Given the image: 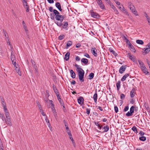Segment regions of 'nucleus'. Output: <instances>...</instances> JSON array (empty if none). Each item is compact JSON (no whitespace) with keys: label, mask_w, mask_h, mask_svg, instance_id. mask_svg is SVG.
<instances>
[{"label":"nucleus","mask_w":150,"mask_h":150,"mask_svg":"<svg viewBox=\"0 0 150 150\" xmlns=\"http://www.w3.org/2000/svg\"><path fill=\"white\" fill-rule=\"evenodd\" d=\"M64 16L60 15L59 13L57 11V21L60 22H57V25L61 27L62 25V22L64 20Z\"/></svg>","instance_id":"nucleus-1"},{"label":"nucleus","mask_w":150,"mask_h":150,"mask_svg":"<svg viewBox=\"0 0 150 150\" xmlns=\"http://www.w3.org/2000/svg\"><path fill=\"white\" fill-rule=\"evenodd\" d=\"M49 11L51 12L53 11V13H51L50 14V18L52 20H54V21L55 23H56V22L55 18L56 19V10L54 9L53 10V8L52 7L50 6L49 7Z\"/></svg>","instance_id":"nucleus-2"},{"label":"nucleus","mask_w":150,"mask_h":150,"mask_svg":"<svg viewBox=\"0 0 150 150\" xmlns=\"http://www.w3.org/2000/svg\"><path fill=\"white\" fill-rule=\"evenodd\" d=\"M80 70H78V71L79 79L81 82H83L84 81L83 79L84 72L81 68H80Z\"/></svg>","instance_id":"nucleus-3"},{"label":"nucleus","mask_w":150,"mask_h":150,"mask_svg":"<svg viewBox=\"0 0 150 150\" xmlns=\"http://www.w3.org/2000/svg\"><path fill=\"white\" fill-rule=\"evenodd\" d=\"M90 13L91 16L94 18H99L100 17L98 13L94 12L93 11H91Z\"/></svg>","instance_id":"nucleus-4"},{"label":"nucleus","mask_w":150,"mask_h":150,"mask_svg":"<svg viewBox=\"0 0 150 150\" xmlns=\"http://www.w3.org/2000/svg\"><path fill=\"white\" fill-rule=\"evenodd\" d=\"M143 50L145 52L146 54L149 53L150 51V42L147 44L146 48H144Z\"/></svg>","instance_id":"nucleus-5"},{"label":"nucleus","mask_w":150,"mask_h":150,"mask_svg":"<svg viewBox=\"0 0 150 150\" xmlns=\"http://www.w3.org/2000/svg\"><path fill=\"white\" fill-rule=\"evenodd\" d=\"M133 13L136 16H138L137 11H136L135 7L134 5H132V7L129 8Z\"/></svg>","instance_id":"nucleus-6"},{"label":"nucleus","mask_w":150,"mask_h":150,"mask_svg":"<svg viewBox=\"0 0 150 150\" xmlns=\"http://www.w3.org/2000/svg\"><path fill=\"white\" fill-rule=\"evenodd\" d=\"M58 92H57V98L60 105H63L64 103L63 99L61 98V96L58 94H57Z\"/></svg>","instance_id":"nucleus-7"},{"label":"nucleus","mask_w":150,"mask_h":150,"mask_svg":"<svg viewBox=\"0 0 150 150\" xmlns=\"http://www.w3.org/2000/svg\"><path fill=\"white\" fill-rule=\"evenodd\" d=\"M11 59L12 62L13 64H15V63H16L15 57L14 55V53L13 52H11Z\"/></svg>","instance_id":"nucleus-8"},{"label":"nucleus","mask_w":150,"mask_h":150,"mask_svg":"<svg viewBox=\"0 0 150 150\" xmlns=\"http://www.w3.org/2000/svg\"><path fill=\"white\" fill-rule=\"evenodd\" d=\"M126 65H124V66H121L119 70V72L120 73V74H122L123 73V72L124 71L126 68Z\"/></svg>","instance_id":"nucleus-9"},{"label":"nucleus","mask_w":150,"mask_h":150,"mask_svg":"<svg viewBox=\"0 0 150 150\" xmlns=\"http://www.w3.org/2000/svg\"><path fill=\"white\" fill-rule=\"evenodd\" d=\"M91 51L93 55L95 57H96L98 55L97 50L95 47H93L91 49Z\"/></svg>","instance_id":"nucleus-10"},{"label":"nucleus","mask_w":150,"mask_h":150,"mask_svg":"<svg viewBox=\"0 0 150 150\" xmlns=\"http://www.w3.org/2000/svg\"><path fill=\"white\" fill-rule=\"evenodd\" d=\"M97 3L101 8L102 9H105V6L101 0L97 2Z\"/></svg>","instance_id":"nucleus-11"},{"label":"nucleus","mask_w":150,"mask_h":150,"mask_svg":"<svg viewBox=\"0 0 150 150\" xmlns=\"http://www.w3.org/2000/svg\"><path fill=\"white\" fill-rule=\"evenodd\" d=\"M141 69L143 72L145 74H148L149 73V72L148 71L147 69L145 66L142 67Z\"/></svg>","instance_id":"nucleus-12"},{"label":"nucleus","mask_w":150,"mask_h":150,"mask_svg":"<svg viewBox=\"0 0 150 150\" xmlns=\"http://www.w3.org/2000/svg\"><path fill=\"white\" fill-rule=\"evenodd\" d=\"M6 120H5V123L8 124L9 126H11L12 125V123L11 122V118L10 117L6 118Z\"/></svg>","instance_id":"nucleus-13"},{"label":"nucleus","mask_w":150,"mask_h":150,"mask_svg":"<svg viewBox=\"0 0 150 150\" xmlns=\"http://www.w3.org/2000/svg\"><path fill=\"white\" fill-rule=\"evenodd\" d=\"M14 65L15 69L16 70V72H17V73L18 74L20 75V76H21V72L19 71V67H18V65H16V63H15V64H13Z\"/></svg>","instance_id":"nucleus-14"},{"label":"nucleus","mask_w":150,"mask_h":150,"mask_svg":"<svg viewBox=\"0 0 150 150\" xmlns=\"http://www.w3.org/2000/svg\"><path fill=\"white\" fill-rule=\"evenodd\" d=\"M57 8L61 12H63L64 10L62 8V7L60 3L57 2Z\"/></svg>","instance_id":"nucleus-15"},{"label":"nucleus","mask_w":150,"mask_h":150,"mask_svg":"<svg viewBox=\"0 0 150 150\" xmlns=\"http://www.w3.org/2000/svg\"><path fill=\"white\" fill-rule=\"evenodd\" d=\"M78 102L80 104H82L83 102L84 99L82 97H80L78 99Z\"/></svg>","instance_id":"nucleus-16"},{"label":"nucleus","mask_w":150,"mask_h":150,"mask_svg":"<svg viewBox=\"0 0 150 150\" xmlns=\"http://www.w3.org/2000/svg\"><path fill=\"white\" fill-rule=\"evenodd\" d=\"M120 9L123 12H124L125 14L127 15H128V13L127 11V10L124 8V6H122V7L120 6L119 7Z\"/></svg>","instance_id":"nucleus-17"},{"label":"nucleus","mask_w":150,"mask_h":150,"mask_svg":"<svg viewBox=\"0 0 150 150\" xmlns=\"http://www.w3.org/2000/svg\"><path fill=\"white\" fill-rule=\"evenodd\" d=\"M62 25L61 27L63 29H65L67 28L68 25V24L67 22L65 21L63 22L62 23Z\"/></svg>","instance_id":"nucleus-18"},{"label":"nucleus","mask_w":150,"mask_h":150,"mask_svg":"<svg viewBox=\"0 0 150 150\" xmlns=\"http://www.w3.org/2000/svg\"><path fill=\"white\" fill-rule=\"evenodd\" d=\"M70 56V53L69 52H67L65 54L64 57V59L67 61L69 60Z\"/></svg>","instance_id":"nucleus-19"},{"label":"nucleus","mask_w":150,"mask_h":150,"mask_svg":"<svg viewBox=\"0 0 150 150\" xmlns=\"http://www.w3.org/2000/svg\"><path fill=\"white\" fill-rule=\"evenodd\" d=\"M71 76L73 78H75L76 76L75 73L72 70H70Z\"/></svg>","instance_id":"nucleus-20"},{"label":"nucleus","mask_w":150,"mask_h":150,"mask_svg":"<svg viewBox=\"0 0 150 150\" xmlns=\"http://www.w3.org/2000/svg\"><path fill=\"white\" fill-rule=\"evenodd\" d=\"M129 76V74H126L125 75L122 77L121 79V80L122 81H125L126 78Z\"/></svg>","instance_id":"nucleus-21"},{"label":"nucleus","mask_w":150,"mask_h":150,"mask_svg":"<svg viewBox=\"0 0 150 150\" xmlns=\"http://www.w3.org/2000/svg\"><path fill=\"white\" fill-rule=\"evenodd\" d=\"M109 51L110 52L112 53V54H113L115 56H116L117 55V53L112 50V48H110L109 49Z\"/></svg>","instance_id":"nucleus-22"},{"label":"nucleus","mask_w":150,"mask_h":150,"mask_svg":"<svg viewBox=\"0 0 150 150\" xmlns=\"http://www.w3.org/2000/svg\"><path fill=\"white\" fill-rule=\"evenodd\" d=\"M120 81H118L116 84L117 90L118 91L119 90V89L120 88Z\"/></svg>","instance_id":"nucleus-23"},{"label":"nucleus","mask_w":150,"mask_h":150,"mask_svg":"<svg viewBox=\"0 0 150 150\" xmlns=\"http://www.w3.org/2000/svg\"><path fill=\"white\" fill-rule=\"evenodd\" d=\"M38 108H39V109L40 110V112L42 114V115L43 116H45L46 115L44 112V111L42 109V106H41L40 107H39Z\"/></svg>","instance_id":"nucleus-24"},{"label":"nucleus","mask_w":150,"mask_h":150,"mask_svg":"<svg viewBox=\"0 0 150 150\" xmlns=\"http://www.w3.org/2000/svg\"><path fill=\"white\" fill-rule=\"evenodd\" d=\"M81 62L83 63L84 64H87L88 62V59L86 58H82L81 59Z\"/></svg>","instance_id":"nucleus-25"},{"label":"nucleus","mask_w":150,"mask_h":150,"mask_svg":"<svg viewBox=\"0 0 150 150\" xmlns=\"http://www.w3.org/2000/svg\"><path fill=\"white\" fill-rule=\"evenodd\" d=\"M129 47L131 51L134 52H136V50L132 45H131V46H130Z\"/></svg>","instance_id":"nucleus-26"},{"label":"nucleus","mask_w":150,"mask_h":150,"mask_svg":"<svg viewBox=\"0 0 150 150\" xmlns=\"http://www.w3.org/2000/svg\"><path fill=\"white\" fill-rule=\"evenodd\" d=\"M109 127L108 125L103 127L102 128L104 129L103 132H108L109 130Z\"/></svg>","instance_id":"nucleus-27"},{"label":"nucleus","mask_w":150,"mask_h":150,"mask_svg":"<svg viewBox=\"0 0 150 150\" xmlns=\"http://www.w3.org/2000/svg\"><path fill=\"white\" fill-rule=\"evenodd\" d=\"M97 94L96 92L94 94L93 96V98L94 101V102L96 103H97Z\"/></svg>","instance_id":"nucleus-28"},{"label":"nucleus","mask_w":150,"mask_h":150,"mask_svg":"<svg viewBox=\"0 0 150 150\" xmlns=\"http://www.w3.org/2000/svg\"><path fill=\"white\" fill-rule=\"evenodd\" d=\"M136 42L137 44L140 45H143L144 43L143 40H137L136 41Z\"/></svg>","instance_id":"nucleus-29"},{"label":"nucleus","mask_w":150,"mask_h":150,"mask_svg":"<svg viewBox=\"0 0 150 150\" xmlns=\"http://www.w3.org/2000/svg\"><path fill=\"white\" fill-rule=\"evenodd\" d=\"M51 109L53 112V113L54 116H55L56 115V110L54 108V106L52 105L51 106Z\"/></svg>","instance_id":"nucleus-30"},{"label":"nucleus","mask_w":150,"mask_h":150,"mask_svg":"<svg viewBox=\"0 0 150 150\" xmlns=\"http://www.w3.org/2000/svg\"><path fill=\"white\" fill-rule=\"evenodd\" d=\"M132 130L136 133H137L138 132L137 128L135 126H134L132 127Z\"/></svg>","instance_id":"nucleus-31"},{"label":"nucleus","mask_w":150,"mask_h":150,"mask_svg":"<svg viewBox=\"0 0 150 150\" xmlns=\"http://www.w3.org/2000/svg\"><path fill=\"white\" fill-rule=\"evenodd\" d=\"M130 96L131 98H133L134 96V92L133 89H132L130 92Z\"/></svg>","instance_id":"nucleus-32"},{"label":"nucleus","mask_w":150,"mask_h":150,"mask_svg":"<svg viewBox=\"0 0 150 150\" xmlns=\"http://www.w3.org/2000/svg\"><path fill=\"white\" fill-rule=\"evenodd\" d=\"M94 74L93 73H91L88 76V79H92L94 77Z\"/></svg>","instance_id":"nucleus-33"},{"label":"nucleus","mask_w":150,"mask_h":150,"mask_svg":"<svg viewBox=\"0 0 150 150\" xmlns=\"http://www.w3.org/2000/svg\"><path fill=\"white\" fill-rule=\"evenodd\" d=\"M138 62L141 68L142 67H144L145 66L144 65L143 62L141 60H138Z\"/></svg>","instance_id":"nucleus-34"},{"label":"nucleus","mask_w":150,"mask_h":150,"mask_svg":"<svg viewBox=\"0 0 150 150\" xmlns=\"http://www.w3.org/2000/svg\"><path fill=\"white\" fill-rule=\"evenodd\" d=\"M0 117L2 118V120L3 121H5V120H6V119L4 116V114H3L1 113L0 112Z\"/></svg>","instance_id":"nucleus-35"},{"label":"nucleus","mask_w":150,"mask_h":150,"mask_svg":"<svg viewBox=\"0 0 150 150\" xmlns=\"http://www.w3.org/2000/svg\"><path fill=\"white\" fill-rule=\"evenodd\" d=\"M72 42L71 41H68L67 44V47H69L72 44Z\"/></svg>","instance_id":"nucleus-36"},{"label":"nucleus","mask_w":150,"mask_h":150,"mask_svg":"<svg viewBox=\"0 0 150 150\" xmlns=\"http://www.w3.org/2000/svg\"><path fill=\"white\" fill-rule=\"evenodd\" d=\"M134 106H132L130 109V112L132 114V113L134 112Z\"/></svg>","instance_id":"nucleus-37"},{"label":"nucleus","mask_w":150,"mask_h":150,"mask_svg":"<svg viewBox=\"0 0 150 150\" xmlns=\"http://www.w3.org/2000/svg\"><path fill=\"white\" fill-rule=\"evenodd\" d=\"M45 119V121H46V122L47 123L48 126L49 127H50V123L49 120L47 118V116H46Z\"/></svg>","instance_id":"nucleus-38"},{"label":"nucleus","mask_w":150,"mask_h":150,"mask_svg":"<svg viewBox=\"0 0 150 150\" xmlns=\"http://www.w3.org/2000/svg\"><path fill=\"white\" fill-rule=\"evenodd\" d=\"M6 41H7V43L11 47V46H12V45L11 44L10 42L9 41V40L8 38V36H7V39L6 38Z\"/></svg>","instance_id":"nucleus-39"},{"label":"nucleus","mask_w":150,"mask_h":150,"mask_svg":"<svg viewBox=\"0 0 150 150\" xmlns=\"http://www.w3.org/2000/svg\"><path fill=\"white\" fill-rule=\"evenodd\" d=\"M139 139L141 141H144L146 140V137L144 136H142L139 138Z\"/></svg>","instance_id":"nucleus-40"},{"label":"nucleus","mask_w":150,"mask_h":150,"mask_svg":"<svg viewBox=\"0 0 150 150\" xmlns=\"http://www.w3.org/2000/svg\"><path fill=\"white\" fill-rule=\"evenodd\" d=\"M129 58L130 59L133 61L134 62H135L136 60L135 58L133 56H130Z\"/></svg>","instance_id":"nucleus-41"},{"label":"nucleus","mask_w":150,"mask_h":150,"mask_svg":"<svg viewBox=\"0 0 150 150\" xmlns=\"http://www.w3.org/2000/svg\"><path fill=\"white\" fill-rule=\"evenodd\" d=\"M65 37V36L63 35H61L58 37V39L61 40L63 39Z\"/></svg>","instance_id":"nucleus-42"},{"label":"nucleus","mask_w":150,"mask_h":150,"mask_svg":"<svg viewBox=\"0 0 150 150\" xmlns=\"http://www.w3.org/2000/svg\"><path fill=\"white\" fill-rule=\"evenodd\" d=\"M132 115V114L129 111L126 114V115L127 117H129Z\"/></svg>","instance_id":"nucleus-43"},{"label":"nucleus","mask_w":150,"mask_h":150,"mask_svg":"<svg viewBox=\"0 0 150 150\" xmlns=\"http://www.w3.org/2000/svg\"><path fill=\"white\" fill-rule=\"evenodd\" d=\"M86 114L88 115H89L90 113L91 109L90 108H87L86 109Z\"/></svg>","instance_id":"nucleus-44"},{"label":"nucleus","mask_w":150,"mask_h":150,"mask_svg":"<svg viewBox=\"0 0 150 150\" xmlns=\"http://www.w3.org/2000/svg\"><path fill=\"white\" fill-rule=\"evenodd\" d=\"M5 114L6 118L10 117L9 116V113L7 111H5Z\"/></svg>","instance_id":"nucleus-45"},{"label":"nucleus","mask_w":150,"mask_h":150,"mask_svg":"<svg viewBox=\"0 0 150 150\" xmlns=\"http://www.w3.org/2000/svg\"><path fill=\"white\" fill-rule=\"evenodd\" d=\"M52 87L54 92L56 94V86L54 84H53Z\"/></svg>","instance_id":"nucleus-46"},{"label":"nucleus","mask_w":150,"mask_h":150,"mask_svg":"<svg viewBox=\"0 0 150 150\" xmlns=\"http://www.w3.org/2000/svg\"><path fill=\"white\" fill-rule=\"evenodd\" d=\"M3 32L4 34V35L6 38L7 39V36H8V35H7V33H6V31L4 30H3Z\"/></svg>","instance_id":"nucleus-47"},{"label":"nucleus","mask_w":150,"mask_h":150,"mask_svg":"<svg viewBox=\"0 0 150 150\" xmlns=\"http://www.w3.org/2000/svg\"><path fill=\"white\" fill-rule=\"evenodd\" d=\"M0 150H4L2 142H0Z\"/></svg>","instance_id":"nucleus-48"},{"label":"nucleus","mask_w":150,"mask_h":150,"mask_svg":"<svg viewBox=\"0 0 150 150\" xmlns=\"http://www.w3.org/2000/svg\"><path fill=\"white\" fill-rule=\"evenodd\" d=\"M125 97V95L123 94H121L120 95V99L123 100L124 99Z\"/></svg>","instance_id":"nucleus-49"},{"label":"nucleus","mask_w":150,"mask_h":150,"mask_svg":"<svg viewBox=\"0 0 150 150\" xmlns=\"http://www.w3.org/2000/svg\"><path fill=\"white\" fill-rule=\"evenodd\" d=\"M126 43L128 45L129 47L130 46H131V45H132L130 42L128 40H127L126 41Z\"/></svg>","instance_id":"nucleus-50"},{"label":"nucleus","mask_w":150,"mask_h":150,"mask_svg":"<svg viewBox=\"0 0 150 150\" xmlns=\"http://www.w3.org/2000/svg\"><path fill=\"white\" fill-rule=\"evenodd\" d=\"M128 109L129 106H127L125 107L123 110L124 112H126L127 111Z\"/></svg>","instance_id":"nucleus-51"},{"label":"nucleus","mask_w":150,"mask_h":150,"mask_svg":"<svg viewBox=\"0 0 150 150\" xmlns=\"http://www.w3.org/2000/svg\"><path fill=\"white\" fill-rule=\"evenodd\" d=\"M67 132L68 133V134L69 136H72V134L71 133V131L70 130L68 129L67 130Z\"/></svg>","instance_id":"nucleus-52"},{"label":"nucleus","mask_w":150,"mask_h":150,"mask_svg":"<svg viewBox=\"0 0 150 150\" xmlns=\"http://www.w3.org/2000/svg\"><path fill=\"white\" fill-rule=\"evenodd\" d=\"M114 109H115V112L116 113H117L118 111V107L117 106H115L114 107Z\"/></svg>","instance_id":"nucleus-53"},{"label":"nucleus","mask_w":150,"mask_h":150,"mask_svg":"<svg viewBox=\"0 0 150 150\" xmlns=\"http://www.w3.org/2000/svg\"><path fill=\"white\" fill-rule=\"evenodd\" d=\"M33 68L35 69V70L36 72H37V67L36 66L35 64L34 65H33Z\"/></svg>","instance_id":"nucleus-54"},{"label":"nucleus","mask_w":150,"mask_h":150,"mask_svg":"<svg viewBox=\"0 0 150 150\" xmlns=\"http://www.w3.org/2000/svg\"><path fill=\"white\" fill-rule=\"evenodd\" d=\"M46 97L47 98H48L49 96V91L48 90H46Z\"/></svg>","instance_id":"nucleus-55"},{"label":"nucleus","mask_w":150,"mask_h":150,"mask_svg":"<svg viewBox=\"0 0 150 150\" xmlns=\"http://www.w3.org/2000/svg\"><path fill=\"white\" fill-rule=\"evenodd\" d=\"M24 7L26 9V12H28L29 11V6H25Z\"/></svg>","instance_id":"nucleus-56"},{"label":"nucleus","mask_w":150,"mask_h":150,"mask_svg":"<svg viewBox=\"0 0 150 150\" xmlns=\"http://www.w3.org/2000/svg\"><path fill=\"white\" fill-rule=\"evenodd\" d=\"M52 76L53 77V80L55 81L56 80V76L55 75H54L53 74H52Z\"/></svg>","instance_id":"nucleus-57"},{"label":"nucleus","mask_w":150,"mask_h":150,"mask_svg":"<svg viewBox=\"0 0 150 150\" xmlns=\"http://www.w3.org/2000/svg\"><path fill=\"white\" fill-rule=\"evenodd\" d=\"M115 2L117 5H120V3L117 0H114Z\"/></svg>","instance_id":"nucleus-58"},{"label":"nucleus","mask_w":150,"mask_h":150,"mask_svg":"<svg viewBox=\"0 0 150 150\" xmlns=\"http://www.w3.org/2000/svg\"><path fill=\"white\" fill-rule=\"evenodd\" d=\"M36 103L37 105L38 106V108L39 107H40L42 106V105L40 104L39 102L38 101H37V100L36 101Z\"/></svg>","instance_id":"nucleus-59"},{"label":"nucleus","mask_w":150,"mask_h":150,"mask_svg":"<svg viewBox=\"0 0 150 150\" xmlns=\"http://www.w3.org/2000/svg\"><path fill=\"white\" fill-rule=\"evenodd\" d=\"M24 2L23 4H24V7L27 6H29L28 4V3H27V1H24Z\"/></svg>","instance_id":"nucleus-60"},{"label":"nucleus","mask_w":150,"mask_h":150,"mask_svg":"<svg viewBox=\"0 0 150 150\" xmlns=\"http://www.w3.org/2000/svg\"><path fill=\"white\" fill-rule=\"evenodd\" d=\"M75 59L77 61H79L80 60V58L79 57L77 56L76 57Z\"/></svg>","instance_id":"nucleus-61"},{"label":"nucleus","mask_w":150,"mask_h":150,"mask_svg":"<svg viewBox=\"0 0 150 150\" xmlns=\"http://www.w3.org/2000/svg\"><path fill=\"white\" fill-rule=\"evenodd\" d=\"M22 24L23 25V28H24V29H25V28H26V25L25 24V23L24 21H23L22 22Z\"/></svg>","instance_id":"nucleus-62"},{"label":"nucleus","mask_w":150,"mask_h":150,"mask_svg":"<svg viewBox=\"0 0 150 150\" xmlns=\"http://www.w3.org/2000/svg\"><path fill=\"white\" fill-rule=\"evenodd\" d=\"M84 56L87 57L88 58H90V56L89 55L88 53H86L84 55Z\"/></svg>","instance_id":"nucleus-63"},{"label":"nucleus","mask_w":150,"mask_h":150,"mask_svg":"<svg viewBox=\"0 0 150 150\" xmlns=\"http://www.w3.org/2000/svg\"><path fill=\"white\" fill-rule=\"evenodd\" d=\"M128 5L129 8L132 7V5H134L131 2H130L128 3Z\"/></svg>","instance_id":"nucleus-64"}]
</instances>
